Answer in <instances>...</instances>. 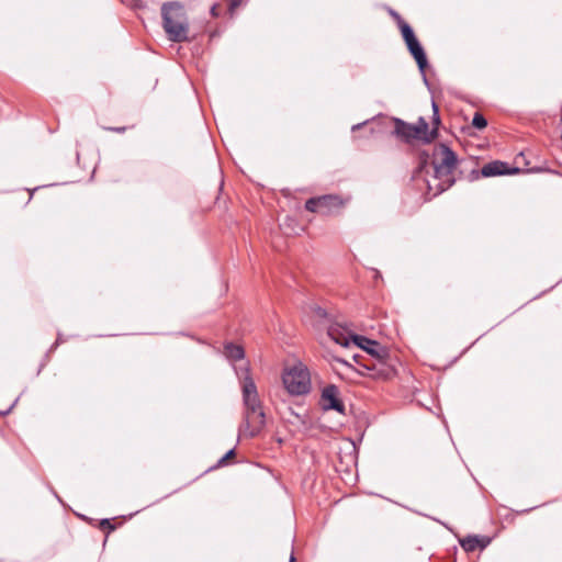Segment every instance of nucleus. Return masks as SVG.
Masks as SVG:
<instances>
[{"mask_svg":"<svg viewBox=\"0 0 562 562\" xmlns=\"http://www.w3.org/2000/svg\"><path fill=\"white\" fill-rule=\"evenodd\" d=\"M319 403L324 411H336L345 414V405L340 400L339 389L335 384H328L322 390Z\"/></svg>","mask_w":562,"mask_h":562,"instance_id":"nucleus-5","label":"nucleus"},{"mask_svg":"<svg viewBox=\"0 0 562 562\" xmlns=\"http://www.w3.org/2000/svg\"><path fill=\"white\" fill-rule=\"evenodd\" d=\"M289 562H295V558L293 554H291Z\"/></svg>","mask_w":562,"mask_h":562,"instance_id":"nucleus-23","label":"nucleus"},{"mask_svg":"<svg viewBox=\"0 0 562 562\" xmlns=\"http://www.w3.org/2000/svg\"><path fill=\"white\" fill-rule=\"evenodd\" d=\"M105 524H106V525H110V521H109L108 519H104V520L102 521V525H105Z\"/></svg>","mask_w":562,"mask_h":562,"instance_id":"nucleus-24","label":"nucleus"},{"mask_svg":"<svg viewBox=\"0 0 562 562\" xmlns=\"http://www.w3.org/2000/svg\"><path fill=\"white\" fill-rule=\"evenodd\" d=\"M490 540L485 537L469 536L460 541L461 547L467 552H472L477 548L484 549L488 544Z\"/></svg>","mask_w":562,"mask_h":562,"instance_id":"nucleus-12","label":"nucleus"},{"mask_svg":"<svg viewBox=\"0 0 562 562\" xmlns=\"http://www.w3.org/2000/svg\"><path fill=\"white\" fill-rule=\"evenodd\" d=\"M472 125L477 130H482L486 127L487 121L481 113L476 112L472 119Z\"/></svg>","mask_w":562,"mask_h":562,"instance_id":"nucleus-17","label":"nucleus"},{"mask_svg":"<svg viewBox=\"0 0 562 562\" xmlns=\"http://www.w3.org/2000/svg\"><path fill=\"white\" fill-rule=\"evenodd\" d=\"M235 370L239 379L245 407L244 420L239 427V435L255 437L261 431L266 423L262 403L259 398L258 390L250 374L249 367H239Z\"/></svg>","mask_w":562,"mask_h":562,"instance_id":"nucleus-1","label":"nucleus"},{"mask_svg":"<svg viewBox=\"0 0 562 562\" xmlns=\"http://www.w3.org/2000/svg\"><path fill=\"white\" fill-rule=\"evenodd\" d=\"M432 167L435 178L440 180L437 184L434 195L447 190L453 183L451 175L457 166L456 154L445 144H439L434 148L432 153Z\"/></svg>","mask_w":562,"mask_h":562,"instance_id":"nucleus-3","label":"nucleus"},{"mask_svg":"<svg viewBox=\"0 0 562 562\" xmlns=\"http://www.w3.org/2000/svg\"><path fill=\"white\" fill-rule=\"evenodd\" d=\"M327 335L336 344L344 347H348L350 341H352V336H355L347 327L340 324H331L327 329Z\"/></svg>","mask_w":562,"mask_h":562,"instance_id":"nucleus-7","label":"nucleus"},{"mask_svg":"<svg viewBox=\"0 0 562 562\" xmlns=\"http://www.w3.org/2000/svg\"><path fill=\"white\" fill-rule=\"evenodd\" d=\"M162 27L171 42H184L189 36V22L179 2L164 3L161 7Z\"/></svg>","mask_w":562,"mask_h":562,"instance_id":"nucleus-2","label":"nucleus"},{"mask_svg":"<svg viewBox=\"0 0 562 562\" xmlns=\"http://www.w3.org/2000/svg\"><path fill=\"white\" fill-rule=\"evenodd\" d=\"M224 352L225 356L233 361L241 360L245 357L244 349L240 346L234 344H227L225 346Z\"/></svg>","mask_w":562,"mask_h":562,"instance_id":"nucleus-14","label":"nucleus"},{"mask_svg":"<svg viewBox=\"0 0 562 562\" xmlns=\"http://www.w3.org/2000/svg\"><path fill=\"white\" fill-rule=\"evenodd\" d=\"M417 130V139L425 142H431L437 136V130L434 128L431 132L428 131V123L424 117H419L416 124H413Z\"/></svg>","mask_w":562,"mask_h":562,"instance_id":"nucleus-13","label":"nucleus"},{"mask_svg":"<svg viewBox=\"0 0 562 562\" xmlns=\"http://www.w3.org/2000/svg\"><path fill=\"white\" fill-rule=\"evenodd\" d=\"M406 45H407L409 53L415 58V60L418 65V68L420 69V71H424V69L427 66V57H426V54H425L422 45L419 44L418 40L417 38L412 40V42L409 41L408 43H406Z\"/></svg>","mask_w":562,"mask_h":562,"instance_id":"nucleus-9","label":"nucleus"},{"mask_svg":"<svg viewBox=\"0 0 562 562\" xmlns=\"http://www.w3.org/2000/svg\"><path fill=\"white\" fill-rule=\"evenodd\" d=\"M234 450H229L220 461H218V464H224L226 462L227 459H229L231 457L234 456Z\"/></svg>","mask_w":562,"mask_h":562,"instance_id":"nucleus-19","label":"nucleus"},{"mask_svg":"<svg viewBox=\"0 0 562 562\" xmlns=\"http://www.w3.org/2000/svg\"><path fill=\"white\" fill-rule=\"evenodd\" d=\"M432 109H434V124L438 125L440 122L439 114H438V106L435 102H432Z\"/></svg>","mask_w":562,"mask_h":562,"instance_id":"nucleus-18","label":"nucleus"},{"mask_svg":"<svg viewBox=\"0 0 562 562\" xmlns=\"http://www.w3.org/2000/svg\"><path fill=\"white\" fill-rule=\"evenodd\" d=\"M358 127H360V125H359V124H358V125H353L352 130H356V128H358Z\"/></svg>","mask_w":562,"mask_h":562,"instance_id":"nucleus-26","label":"nucleus"},{"mask_svg":"<svg viewBox=\"0 0 562 562\" xmlns=\"http://www.w3.org/2000/svg\"><path fill=\"white\" fill-rule=\"evenodd\" d=\"M282 384L286 392L293 396L306 395L311 392V373L303 362L286 366L282 372Z\"/></svg>","mask_w":562,"mask_h":562,"instance_id":"nucleus-4","label":"nucleus"},{"mask_svg":"<svg viewBox=\"0 0 562 562\" xmlns=\"http://www.w3.org/2000/svg\"><path fill=\"white\" fill-rule=\"evenodd\" d=\"M305 209L313 213H315V212L322 213L318 196L308 199L305 203Z\"/></svg>","mask_w":562,"mask_h":562,"instance_id":"nucleus-16","label":"nucleus"},{"mask_svg":"<svg viewBox=\"0 0 562 562\" xmlns=\"http://www.w3.org/2000/svg\"><path fill=\"white\" fill-rule=\"evenodd\" d=\"M110 130L114 131V132H117V133H122V132L125 131V127H111Z\"/></svg>","mask_w":562,"mask_h":562,"instance_id":"nucleus-22","label":"nucleus"},{"mask_svg":"<svg viewBox=\"0 0 562 562\" xmlns=\"http://www.w3.org/2000/svg\"><path fill=\"white\" fill-rule=\"evenodd\" d=\"M322 213L323 214H330L335 210H338L344 206V201L340 196L335 194H327L318 196Z\"/></svg>","mask_w":562,"mask_h":562,"instance_id":"nucleus-8","label":"nucleus"},{"mask_svg":"<svg viewBox=\"0 0 562 562\" xmlns=\"http://www.w3.org/2000/svg\"><path fill=\"white\" fill-rule=\"evenodd\" d=\"M395 133L405 140L417 139V130L415 126L400 119L395 120Z\"/></svg>","mask_w":562,"mask_h":562,"instance_id":"nucleus-11","label":"nucleus"},{"mask_svg":"<svg viewBox=\"0 0 562 562\" xmlns=\"http://www.w3.org/2000/svg\"><path fill=\"white\" fill-rule=\"evenodd\" d=\"M235 5H237V2H236V1H234V2L232 3V9H233Z\"/></svg>","mask_w":562,"mask_h":562,"instance_id":"nucleus-25","label":"nucleus"},{"mask_svg":"<svg viewBox=\"0 0 562 562\" xmlns=\"http://www.w3.org/2000/svg\"><path fill=\"white\" fill-rule=\"evenodd\" d=\"M400 27L405 43L416 38L412 27L406 22L400 20Z\"/></svg>","mask_w":562,"mask_h":562,"instance_id":"nucleus-15","label":"nucleus"},{"mask_svg":"<svg viewBox=\"0 0 562 562\" xmlns=\"http://www.w3.org/2000/svg\"><path fill=\"white\" fill-rule=\"evenodd\" d=\"M530 172H542V171H546V169L541 168V167H535V168H531L529 169Z\"/></svg>","mask_w":562,"mask_h":562,"instance_id":"nucleus-21","label":"nucleus"},{"mask_svg":"<svg viewBox=\"0 0 562 562\" xmlns=\"http://www.w3.org/2000/svg\"><path fill=\"white\" fill-rule=\"evenodd\" d=\"M211 13H212L213 16H217L218 15V13H217V5L216 4L212 5Z\"/></svg>","mask_w":562,"mask_h":562,"instance_id":"nucleus-20","label":"nucleus"},{"mask_svg":"<svg viewBox=\"0 0 562 562\" xmlns=\"http://www.w3.org/2000/svg\"><path fill=\"white\" fill-rule=\"evenodd\" d=\"M481 173L483 177H495L507 175L509 170L507 164L496 160L484 165L481 169Z\"/></svg>","mask_w":562,"mask_h":562,"instance_id":"nucleus-10","label":"nucleus"},{"mask_svg":"<svg viewBox=\"0 0 562 562\" xmlns=\"http://www.w3.org/2000/svg\"><path fill=\"white\" fill-rule=\"evenodd\" d=\"M352 342L379 359H383L386 356L385 348H383L379 342L367 337L359 335L352 336Z\"/></svg>","mask_w":562,"mask_h":562,"instance_id":"nucleus-6","label":"nucleus"}]
</instances>
